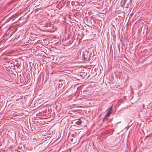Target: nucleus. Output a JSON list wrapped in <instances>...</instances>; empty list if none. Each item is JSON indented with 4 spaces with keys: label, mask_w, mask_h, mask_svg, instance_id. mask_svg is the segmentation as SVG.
I'll list each match as a JSON object with an SVG mask.
<instances>
[{
    "label": "nucleus",
    "mask_w": 152,
    "mask_h": 152,
    "mask_svg": "<svg viewBox=\"0 0 152 152\" xmlns=\"http://www.w3.org/2000/svg\"><path fill=\"white\" fill-rule=\"evenodd\" d=\"M142 106H143V109H144V107H145V105H144V104H143V105H142Z\"/></svg>",
    "instance_id": "obj_10"
},
{
    "label": "nucleus",
    "mask_w": 152,
    "mask_h": 152,
    "mask_svg": "<svg viewBox=\"0 0 152 152\" xmlns=\"http://www.w3.org/2000/svg\"><path fill=\"white\" fill-rule=\"evenodd\" d=\"M120 122H119V123H120ZM118 123H117V124H118Z\"/></svg>",
    "instance_id": "obj_14"
},
{
    "label": "nucleus",
    "mask_w": 152,
    "mask_h": 152,
    "mask_svg": "<svg viewBox=\"0 0 152 152\" xmlns=\"http://www.w3.org/2000/svg\"><path fill=\"white\" fill-rule=\"evenodd\" d=\"M77 27H78V28H77V30L79 31V29H80V28L78 26H77Z\"/></svg>",
    "instance_id": "obj_9"
},
{
    "label": "nucleus",
    "mask_w": 152,
    "mask_h": 152,
    "mask_svg": "<svg viewBox=\"0 0 152 152\" xmlns=\"http://www.w3.org/2000/svg\"><path fill=\"white\" fill-rule=\"evenodd\" d=\"M108 117V116H106V115H105L104 117L103 118V119L102 120L103 122H104V121L105 120H107Z\"/></svg>",
    "instance_id": "obj_5"
},
{
    "label": "nucleus",
    "mask_w": 152,
    "mask_h": 152,
    "mask_svg": "<svg viewBox=\"0 0 152 152\" xmlns=\"http://www.w3.org/2000/svg\"><path fill=\"white\" fill-rule=\"evenodd\" d=\"M20 18L19 19H17V18H15V19H14L12 20V21H14V22H17V21H18L19 20H20Z\"/></svg>",
    "instance_id": "obj_6"
},
{
    "label": "nucleus",
    "mask_w": 152,
    "mask_h": 152,
    "mask_svg": "<svg viewBox=\"0 0 152 152\" xmlns=\"http://www.w3.org/2000/svg\"><path fill=\"white\" fill-rule=\"evenodd\" d=\"M127 1V0H121L120 3L121 6L122 7H124Z\"/></svg>",
    "instance_id": "obj_2"
},
{
    "label": "nucleus",
    "mask_w": 152,
    "mask_h": 152,
    "mask_svg": "<svg viewBox=\"0 0 152 152\" xmlns=\"http://www.w3.org/2000/svg\"><path fill=\"white\" fill-rule=\"evenodd\" d=\"M128 4H126V5L125 7H126V8H128Z\"/></svg>",
    "instance_id": "obj_8"
},
{
    "label": "nucleus",
    "mask_w": 152,
    "mask_h": 152,
    "mask_svg": "<svg viewBox=\"0 0 152 152\" xmlns=\"http://www.w3.org/2000/svg\"><path fill=\"white\" fill-rule=\"evenodd\" d=\"M139 83L140 84V86L139 88H140L141 87V86H142V83L140 82H139Z\"/></svg>",
    "instance_id": "obj_7"
},
{
    "label": "nucleus",
    "mask_w": 152,
    "mask_h": 152,
    "mask_svg": "<svg viewBox=\"0 0 152 152\" xmlns=\"http://www.w3.org/2000/svg\"><path fill=\"white\" fill-rule=\"evenodd\" d=\"M73 140V138L71 139V141L72 142Z\"/></svg>",
    "instance_id": "obj_11"
},
{
    "label": "nucleus",
    "mask_w": 152,
    "mask_h": 152,
    "mask_svg": "<svg viewBox=\"0 0 152 152\" xmlns=\"http://www.w3.org/2000/svg\"><path fill=\"white\" fill-rule=\"evenodd\" d=\"M76 29H77V27H76Z\"/></svg>",
    "instance_id": "obj_15"
},
{
    "label": "nucleus",
    "mask_w": 152,
    "mask_h": 152,
    "mask_svg": "<svg viewBox=\"0 0 152 152\" xmlns=\"http://www.w3.org/2000/svg\"><path fill=\"white\" fill-rule=\"evenodd\" d=\"M82 124V122L79 121H77L75 122V124L77 125L80 126Z\"/></svg>",
    "instance_id": "obj_4"
},
{
    "label": "nucleus",
    "mask_w": 152,
    "mask_h": 152,
    "mask_svg": "<svg viewBox=\"0 0 152 152\" xmlns=\"http://www.w3.org/2000/svg\"><path fill=\"white\" fill-rule=\"evenodd\" d=\"M111 113H114L113 110L112 105L109 108L108 112L106 115V116L109 117Z\"/></svg>",
    "instance_id": "obj_1"
},
{
    "label": "nucleus",
    "mask_w": 152,
    "mask_h": 152,
    "mask_svg": "<svg viewBox=\"0 0 152 152\" xmlns=\"http://www.w3.org/2000/svg\"><path fill=\"white\" fill-rule=\"evenodd\" d=\"M86 59H87V58H86L85 57H84V60H86Z\"/></svg>",
    "instance_id": "obj_12"
},
{
    "label": "nucleus",
    "mask_w": 152,
    "mask_h": 152,
    "mask_svg": "<svg viewBox=\"0 0 152 152\" xmlns=\"http://www.w3.org/2000/svg\"><path fill=\"white\" fill-rule=\"evenodd\" d=\"M72 135L73 137H74V136L75 135L74 134H72Z\"/></svg>",
    "instance_id": "obj_13"
},
{
    "label": "nucleus",
    "mask_w": 152,
    "mask_h": 152,
    "mask_svg": "<svg viewBox=\"0 0 152 152\" xmlns=\"http://www.w3.org/2000/svg\"><path fill=\"white\" fill-rule=\"evenodd\" d=\"M23 77H20V80L21 83H25L26 81L25 80V77L24 76H23Z\"/></svg>",
    "instance_id": "obj_3"
}]
</instances>
